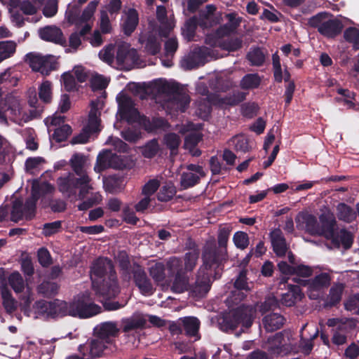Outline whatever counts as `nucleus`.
<instances>
[{
	"label": "nucleus",
	"instance_id": "nucleus-3",
	"mask_svg": "<svg viewBox=\"0 0 359 359\" xmlns=\"http://www.w3.org/2000/svg\"><path fill=\"white\" fill-rule=\"evenodd\" d=\"M118 109L117 118L126 120L129 123L138 122L147 131L151 132L156 129H165L169 127L166 121L161 118H154L151 122L140 116L137 109L130 97L124 91H121L116 96Z\"/></svg>",
	"mask_w": 359,
	"mask_h": 359
},
{
	"label": "nucleus",
	"instance_id": "nucleus-33",
	"mask_svg": "<svg viewBox=\"0 0 359 359\" xmlns=\"http://www.w3.org/2000/svg\"><path fill=\"white\" fill-rule=\"evenodd\" d=\"M179 322L184 327L187 335L195 337L196 340L199 338L198 337V332L200 326V322L196 318L191 316L184 317L180 318Z\"/></svg>",
	"mask_w": 359,
	"mask_h": 359
},
{
	"label": "nucleus",
	"instance_id": "nucleus-17",
	"mask_svg": "<svg viewBox=\"0 0 359 359\" xmlns=\"http://www.w3.org/2000/svg\"><path fill=\"white\" fill-rule=\"evenodd\" d=\"M168 270L171 273L177 272L171 290L175 293H182L188 290V278L182 273L181 261L176 258H170L167 262Z\"/></svg>",
	"mask_w": 359,
	"mask_h": 359
},
{
	"label": "nucleus",
	"instance_id": "nucleus-11",
	"mask_svg": "<svg viewBox=\"0 0 359 359\" xmlns=\"http://www.w3.org/2000/svg\"><path fill=\"white\" fill-rule=\"evenodd\" d=\"M89 182L90 178L88 175L76 178L74 174L67 173L65 176L58 178L57 186L59 190L67 196L75 194L76 188L79 187V196L83 198L93 189L92 185L89 184Z\"/></svg>",
	"mask_w": 359,
	"mask_h": 359
},
{
	"label": "nucleus",
	"instance_id": "nucleus-48",
	"mask_svg": "<svg viewBox=\"0 0 359 359\" xmlns=\"http://www.w3.org/2000/svg\"><path fill=\"white\" fill-rule=\"evenodd\" d=\"M16 47L17 44L13 41H0V62L12 57Z\"/></svg>",
	"mask_w": 359,
	"mask_h": 359
},
{
	"label": "nucleus",
	"instance_id": "nucleus-37",
	"mask_svg": "<svg viewBox=\"0 0 359 359\" xmlns=\"http://www.w3.org/2000/svg\"><path fill=\"white\" fill-rule=\"evenodd\" d=\"M246 59L250 62L252 66L260 67L265 62L266 53L262 48L253 47L246 55Z\"/></svg>",
	"mask_w": 359,
	"mask_h": 359
},
{
	"label": "nucleus",
	"instance_id": "nucleus-2",
	"mask_svg": "<svg viewBox=\"0 0 359 359\" xmlns=\"http://www.w3.org/2000/svg\"><path fill=\"white\" fill-rule=\"evenodd\" d=\"M90 278L93 289L104 298H113L118 294L119 287L109 259H97L91 268Z\"/></svg>",
	"mask_w": 359,
	"mask_h": 359
},
{
	"label": "nucleus",
	"instance_id": "nucleus-54",
	"mask_svg": "<svg viewBox=\"0 0 359 359\" xmlns=\"http://www.w3.org/2000/svg\"><path fill=\"white\" fill-rule=\"evenodd\" d=\"M106 344L108 343L99 337L92 340L89 345V355L91 357L100 356L107 347Z\"/></svg>",
	"mask_w": 359,
	"mask_h": 359
},
{
	"label": "nucleus",
	"instance_id": "nucleus-46",
	"mask_svg": "<svg viewBox=\"0 0 359 359\" xmlns=\"http://www.w3.org/2000/svg\"><path fill=\"white\" fill-rule=\"evenodd\" d=\"M245 98V93L243 91H231L225 97L220 96L219 104L221 105H235Z\"/></svg>",
	"mask_w": 359,
	"mask_h": 359
},
{
	"label": "nucleus",
	"instance_id": "nucleus-19",
	"mask_svg": "<svg viewBox=\"0 0 359 359\" xmlns=\"http://www.w3.org/2000/svg\"><path fill=\"white\" fill-rule=\"evenodd\" d=\"M211 55V50L205 46L195 48L183 60L185 69L191 70L203 66Z\"/></svg>",
	"mask_w": 359,
	"mask_h": 359
},
{
	"label": "nucleus",
	"instance_id": "nucleus-57",
	"mask_svg": "<svg viewBox=\"0 0 359 359\" xmlns=\"http://www.w3.org/2000/svg\"><path fill=\"white\" fill-rule=\"evenodd\" d=\"M149 273L154 281L160 284L165 277L164 265L162 263H154L149 268Z\"/></svg>",
	"mask_w": 359,
	"mask_h": 359
},
{
	"label": "nucleus",
	"instance_id": "nucleus-59",
	"mask_svg": "<svg viewBox=\"0 0 359 359\" xmlns=\"http://www.w3.org/2000/svg\"><path fill=\"white\" fill-rule=\"evenodd\" d=\"M57 68V62L53 55L44 56V62L41 65L40 73L43 75L48 76L52 71L56 70Z\"/></svg>",
	"mask_w": 359,
	"mask_h": 359
},
{
	"label": "nucleus",
	"instance_id": "nucleus-45",
	"mask_svg": "<svg viewBox=\"0 0 359 359\" xmlns=\"http://www.w3.org/2000/svg\"><path fill=\"white\" fill-rule=\"evenodd\" d=\"M81 6L79 4L69 5L65 12V19L70 25L80 26Z\"/></svg>",
	"mask_w": 359,
	"mask_h": 359
},
{
	"label": "nucleus",
	"instance_id": "nucleus-55",
	"mask_svg": "<svg viewBox=\"0 0 359 359\" xmlns=\"http://www.w3.org/2000/svg\"><path fill=\"white\" fill-rule=\"evenodd\" d=\"M45 162V159L40 156L29 158L25 162L26 170L34 174L43 168Z\"/></svg>",
	"mask_w": 359,
	"mask_h": 359
},
{
	"label": "nucleus",
	"instance_id": "nucleus-39",
	"mask_svg": "<svg viewBox=\"0 0 359 359\" xmlns=\"http://www.w3.org/2000/svg\"><path fill=\"white\" fill-rule=\"evenodd\" d=\"M1 299L3 306L6 312L11 313L17 309L18 303L6 286L1 288Z\"/></svg>",
	"mask_w": 359,
	"mask_h": 359
},
{
	"label": "nucleus",
	"instance_id": "nucleus-9",
	"mask_svg": "<svg viewBox=\"0 0 359 359\" xmlns=\"http://www.w3.org/2000/svg\"><path fill=\"white\" fill-rule=\"evenodd\" d=\"M328 15L327 12L319 13L309 19L308 25L313 28H317L318 32L323 36L332 39L341 32L343 25L336 18L326 20Z\"/></svg>",
	"mask_w": 359,
	"mask_h": 359
},
{
	"label": "nucleus",
	"instance_id": "nucleus-44",
	"mask_svg": "<svg viewBox=\"0 0 359 359\" xmlns=\"http://www.w3.org/2000/svg\"><path fill=\"white\" fill-rule=\"evenodd\" d=\"M109 82V78L98 73L92 74L89 78L91 90H105Z\"/></svg>",
	"mask_w": 359,
	"mask_h": 359
},
{
	"label": "nucleus",
	"instance_id": "nucleus-6",
	"mask_svg": "<svg viewBox=\"0 0 359 359\" xmlns=\"http://www.w3.org/2000/svg\"><path fill=\"white\" fill-rule=\"evenodd\" d=\"M106 96L105 91L101 92L100 95L97 96L95 100H93L90 102V111L89 112L88 125L83 133L72 140L73 144H83L87 142L90 133H95L100 130V116L101 111L104 107Z\"/></svg>",
	"mask_w": 359,
	"mask_h": 359
},
{
	"label": "nucleus",
	"instance_id": "nucleus-40",
	"mask_svg": "<svg viewBox=\"0 0 359 359\" xmlns=\"http://www.w3.org/2000/svg\"><path fill=\"white\" fill-rule=\"evenodd\" d=\"M266 330L272 332L280 328L284 323V318L278 313H271L264 317L263 320Z\"/></svg>",
	"mask_w": 359,
	"mask_h": 359
},
{
	"label": "nucleus",
	"instance_id": "nucleus-63",
	"mask_svg": "<svg viewBox=\"0 0 359 359\" xmlns=\"http://www.w3.org/2000/svg\"><path fill=\"white\" fill-rule=\"evenodd\" d=\"M175 192V188L172 184H166L161 187L158 194V199L161 201H168L174 196Z\"/></svg>",
	"mask_w": 359,
	"mask_h": 359
},
{
	"label": "nucleus",
	"instance_id": "nucleus-1",
	"mask_svg": "<svg viewBox=\"0 0 359 359\" xmlns=\"http://www.w3.org/2000/svg\"><path fill=\"white\" fill-rule=\"evenodd\" d=\"M50 305L49 317L52 318L68 315L87 318L100 313L102 309L92 302L88 292L76 295L71 302L56 299L50 302Z\"/></svg>",
	"mask_w": 359,
	"mask_h": 359
},
{
	"label": "nucleus",
	"instance_id": "nucleus-20",
	"mask_svg": "<svg viewBox=\"0 0 359 359\" xmlns=\"http://www.w3.org/2000/svg\"><path fill=\"white\" fill-rule=\"evenodd\" d=\"M124 166L125 164L121 162L119 156L113 154L110 151H104L98 155L94 170L97 172H101L108 168L121 169Z\"/></svg>",
	"mask_w": 359,
	"mask_h": 359
},
{
	"label": "nucleus",
	"instance_id": "nucleus-31",
	"mask_svg": "<svg viewBox=\"0 0 359 359\" xmlns=\"http://www.w3.org/2000/svg\"><path fill=\"white\" fill-rule=\"evenodd\" d=\"M285 344V339L283 335L278 333L269 338L266 348L270 351L271 354L279 355L286 351V348H284Z\"/></svg>",
	"mask_w": 359,
	"mask_h": 359
},
{
	"label": "nucleus",
	"instance_id": "nucleus-34",
	"mask_svg": "<svg viewBox=\"0 0 359 359\" xmlns=\"http://www.w3.org/2000/svg\"><path fill=\"white\" fill-rule=\"evenodd\" d=\"M156 19L161 24L160 34L166 36L172 29L171 23L168 19L167 10L164 6L156 7Z\"/></svg>",
	"mask_w": 359,
	"mask_h": 359
},
{
	"label": "nucleus",
	"instance_id": "nucleus-58",
	"mask_svg": "<svg viewBox=\"0 0 359 359\" xmlns=\"http://www.w3.org/2000/svg\"><path fill=\"white\" fill-rule=\"evenodd\" d=\"M98 4L99 1L95 0L88 3L81 14L80 26L83 23H87L93 18Z\"/></svg>",
	"mask_w": 359,
	"mask_h": 359
},
{
	"label": "nucleus",
	"instance_id": "nucleus-53",
	"mask_svg": "<svg viewBox=\"0 0 359 359\" xmlns=\"http://www.w3.org/2000/svg\"><path fill=\"white\" fill-rule=\"evenodd\" d=\"M344 290L342 284H337L333 285L330 291V294L327 299V305L334 306L340 302Z\"/></svg>",
	"mask_w": 359,
	"mask_h": 359
},
{
	"label": "nucleus",
	"instance_id": "nucleus-52",
	"mask_svg": "<svg viewBox=\"0 0 359 359\" xmlns=\"http://www.w3.org/2000/svg\"><path fill=\"white\" fill-rule=\"evenodd\" d=\"M344 39L353 45L354 50H359V29L353 27H348L344 32Z\"/></svg>",
	"mask_w": 359,
	"mask_h": 359
},
{
	"label": "nucleus",
	"instance_id": "nucleus-7",
	"mask_svg": "<svg viewBox=\"0 0 359 359\" xmlns=\"http://www.w3.org/2000/svg\"><path fill=\"white\" fill-rule=\"evenodd\" d=\"M156 102L160 103L166 111L175 115V111L183 112L188 107L190 98L185 91H156Z\"/></svg>",
	"mask_w": 359,
	"mask_h": 359
},
{
	"label": "nucleus",
	"instance_id": "nucleus-24",
	"mask_svg": "<svg viewBox=\"0 0 359 359\" xmlns=\"http://www.w3.org/2000/svg\"><path fill=\"white\" fill-rule=\"evenodd\" d=\"M139 42L144 44L145 52L151 55H157L161 48V41L156 32L149 31L145 34H141L139 38Z\"/></svg>",
	"mask_w": 359,
	"mask_h": 359
},
{
	"label": "nucleus",
	"instance_id": "nucleus-64",
	"mask_svg": "<svg viewBox=\"0 0 359 359\" xmlns=\"http://www.w3.org/2000/svg\"><path fill=\"white\" fill-rule=\"evenodd\" d=\"M233 241L236 248L244 250L249 245V238L246 233L243 231H237L234 233Z\"/></svg>",
	"mask_w": 359,
	"mask_h": 359
},
{
	"label": "nucleus",
	"instance_id": "nucleus-49",
	"mask_svg": "<svg viewBox=\"0 0 359 359\" xmlns=\"http://www.w3.org/2000/svg\"><path fill=\"white\" fill-rule=\"evenodd\" d=\"M261 78L258 74H248L241 81V86L243 90L254 89L259 87Z\"/></svg>",
	"mask_w": 359,
	"mask_h": 359
},
{
	"label": "nucleus",
	"instance_id": "nucleus-61",
	"mask_svg": "<svg viewBox=\"0 0 359 359\" xmlns=\"http://www.w3.org/2000/svg\"><path fill=\"white\" fill-rule=\"evenodd\" d=\"M160 147L155 139L147 142L142 149V155L146 158L154 157L159 151Z\"/></svg>",
	"mask_w": 359,
	"mask_h": 359
},
{
	"label": "nucleus",
	"instance_id": "nucleus-4",
	"mask_svg": "<svg viewBox=\"0 0 359 359\" xmlns=\"http://www.w3.org/2000/svg\"><path fill=\"white\" fill-rule=\"evenodd\" d=\"M224 252H217L215 248H206L203 253V266L200 269L199 273H203L201 278L198 276L196 284L190 289V294L196 297H203L210 288L209 276L211 273L203 272L204 269H215L219 266L224 258Z\"/></svg>",
	"mask_w": 359,
	"mask_h": 359
},
{
	"label": "nucleus",
	"instance_id": "nucleus-42",
	"mask_svg": "<svg viewBox=\"0 0 359 359\" xmlns=\"http://www.w3.org/2000/svg\"><path fill=\"white\" fill-rule=\"evenodd\" d=\"M337 211L338 219L345 222H351L356 219V212L344 203L339 204Z\"/></svg>",
	"mask_w": 359,
	"mask_h": 359
},
{
	"label": "nucleus",
	"instance_id": "nucleus-8",
	"mask_svg": "<svg viewBox=\"0 0 359 359\" xmlns=\"http://www.w3.org/2000/svg\"><path fill=\"white\" fill-rule=\"evenodd\" d=\"M320 220L325 222L327 225V233L325 238L331 240L332 243L339 247L342 245L344 248H349L353 242V237L350 232L341 229L337 234L334 233L336 219L334 214L328 209H325L320 215Z\"/></svg>",
	"mask_w": 359,
	"mask_h": 359
},
{
	"label": "nucleus",
	"instance_id": "nucleus-26",
	"mask_svg": "<svg viewBox=\"0 0 359 359\" xmlns=\"http://www.w3.org/2000/svg\"><path fill=\"white\" fill-rule=\"evenodd\" d=\"M134 281L140 292L145 296H150L154 292V288L147 278L145 272L139 266L133 272Z\"/></svg>",
	"mask_w": 359,
	"mask_h": 359
},
{
	"label": "nucleus",
	"instance_id": "nucleus-18",
	"mask_svg": "<svg viewBox=\"0 0 359 359\" xmlns=\"http://www.w3.org/2000/svg\"><path fill=\"white\" fill-rule=\"evenodd\" d=\"M327 325L329 327H334L337 330L332 337L333 343L337 345L344 344L346 341L344 333L355 326L352 320L346 318H330L327 320Z\"/></svg>",
	"mask_w": 359,
	"mask_h": 359
},
{
	"label": "nucleus",
	"instance_id": "nucleus-23",
	"mask_svg": "<svg viewBox=\"0 0 359 359\" xmlns=\"http://www.w3.org/2000/svg\"><path fill=\"white\" fill-rule=\"evenodd\" d=\"M187 170L181 176V186L183 189H187L198 183L199 179L205 173L203 168L198 165L190 164L187 167Z\"/></svg>",
	"mask_w": 359,
	"mask_h": 359
},
{
	"label": "nucleus",
	"instance_id": "nucleus-41",
	"mask_svg": "<svg viewBox=\"0 0 359 359\" xmlns=\"http://www.w3.org/2000/svg\"><path fill=\"white\" fill-rule=\"evenodd\" d=\"M39 99H37V91H31V94L29 96V104L31 107H39V102L43 103H48L52 100L51 91H39Z\"/></svg>",
	"mask_w": 359,
	"mask_h": 359
},
{
	"label": "nucleus",
	"instance_id": "nucleus-51",
	"mask_svg": "<svg viewBox=\"0 0 359 359\" xmlns=\"http://www.w3.org/2000/svg\"><path fill=\"white\" fill-rule=\"evenodd\" d=\"M25 62L29 64L33 71L39 72L44 62V56L35 53H29L25 55Z\"/></svg>",
	"mask_w": 359,
	"mask_h": 359
},
{
	"label": "nucleus",
	"instance_id": "nucleus-25",
	"mask_svg": "<svg viewBox=\"0 0 359 359\" xmlns=\"http://www.w3.org/2000/svg\"><path fill=\"white\" fill-rule=\"evenodd\" d=\"M40 38L48 42L65 46L66 39L60 28L55 25H48L41 28L39 31Z\"/></svg>",
	"mask_w": 359,
	"mask_h": 359
},
{
	"label": "nucleus",
	"instance_id": "nucleus-5",
	"mask_svg": "<svg viewBox=\"0 0 359 359\" xmlns=\"http://www.w3.org/2000/svg\"><path fill=\"white\" fill-rule=\"evenodd\" d=\"M39 189L50 192L53 187L48 183H43L40 186L37 182L32 184V196L23 205L20 200L14 201L11 210V220L18 222L22 219H30L35 212V204L39 198Z\"/></svg>",
	"mask_w": 359,
	"mask_h": 359
},
{
	"label": "nucleus",
	"instance_id": "nucleus-10",
	"mask_svg": "<svg viewBox=\"0 0 359 359\" xmlns=\"http://www.w3.org/2000/svg\"><path fill=\"white\" fill-rule=\"evenodd\" d=\"M18 299L19 306L26 316H32L34 318H48L50 316V302H36L33 306V309H30V305L34 300V294L29 286H27L25 293L20 294Z\"/></svg>",
	"mask_w": 359,
	"mask_h": 359
},
{
	"label": "nucleus",
	"instance_id": "nucleus-13",
	"mask_svg": "<svg viewBox=\"0 0 359 359\" xmlns=\"http://www.w3.org/2000/svg\"><path fill=\"white\" fill-rule=\"evenodd\" d=\"M188 85H182L174 79H155L149 82H129L123 90H185Z\"/></svg>",
	"mask_w": 359,
	"mask_h": 359
},
{
	"label": "nucleus",
	"instance_id": "nucleus-14",
	"mask_svg": "<svg viewBox=\"0 0 359 359\" xmlns=\"http://www.w3.org/2000/svg\"><path fill=\"white\" fill-rule=\"evenodd\" d=\"M2 97V91H0V109H3L4 105L8 104L7 115L13 122L20 125L29 121L34 116V112L27 113L25 111L18 99L8 97L4 100Z\"/></svg>",
	"mask_w": 359,
	"mask_h": 359
},
{
	"label": "nucleus",
	"instance_id": "nucleus-35",
	"mask_svg": "<svg viewBox=\"0 0 359 359\" xmlns=\"http://www.w3.org/2000/svg\"><path fill=\"white\" fill-rule=\"evenodd\" d=\"M198 17L194 15L188 18L182 27V34L184 38L188 41H191L194 39L196 32L198 27Z\"/></svg>",
	"mask_w": 359,
	"mask_h": 359
},
{
	"label": "nucleus",
	"instance_id": "nucleus-60",
	"mask_svg": "<svg viewBox=\"0 0 359 359\" xmlns=\"http://www.w3.org/2000/svg\"><path fill=\"white\" fill-rule=\"evenodd\" d=\"M336 99L346 107L351 108L355 104V93L353 91H338V96L336 97Z\"/></svg>",
	"mask_w": 359,
	"mask_h": 359
},
{
	"label": "nucleus",
	"instance_id": "nucleus-28",
	"mask_svg": "<svg viewBox=\"0 0 359 359\" xmlns=\"http://www.w3.org/2000/svg\"><path fill=\"white\" fill-rule=\"evenodd\" d=\"M270 238L276 255L278 257L285 256L287 252L288 247L282 231L279 229L273 230L270 233Z\"/></svg>",
	"mask_w": 359,
	"mask_h": 359
},
{
	"label": "nucleus",
	"instance_id": "nucleus-50",
	"mask_svg": "<svg viewBox=\"0 0 359 359\" xmlns=\"http://www.w3.org/2000/svg\"><path fill=\"white\" fill-rule=\"evenodd\" d=\"M219 47L229 52H234L243 47V40L239 37H231L222 41Z\"/></svg>",
	"mask_w": 359,
	"mask_h": 359
},
{
	"label": "nucleus",
	"instance_id": "nucleus-56",
	"mask_svg": "<svg viewBox=\"0 0 359 359\" xmlns=\"http://www.w3.org/2000/svg\"><path fill=\"white\" fill-rule=\"evenodd\" d=\"M231 146L233 147L236 151L243 152L248 151L250 146L248 140L243 135L233 137L229 142Z\"/></svg>",
	"mask_w": 359,
	"mask_h": 359
},
{
	"label": "nucleus",
	"instance_id": "nucleus-36",
	"mask_svg": "<svg viewBox=\"0 0 359 359\" xmlns=\"http://www.w3.org/2000/svg\"><path fill=\"white\" fill-rule=\"evenodd\" d=\"M234 285L236 290L233 292V301L242 299L245 295L243 291L247 292L250 290L249 283L246 281L245 273L244 271L240 273Z\"/></svg>",
	"mask_w": 359,
	"mask_h": 359
},
{
	"label": "nucleus",
	"instance_id": "nucleus-47",
	"mask_svg": "<svg viewBox=\"0 0 359 359\" xmlns=\"http://www.w3.org/2000/svg\"><path fill=\"white\" fill-rule=\"evenodd\" d=\"M70 162L72 168L79 177L86 175L84 171V167L86 163V158L85 156L76 154L72 157Z\"/></svg>",
	"mask_w": 359,
	"mask_h": 359
},
{
	"label": "nucleus",
	"instance_id": "nucleus-30",
	"mask_svg": "<svg viewBox=\"0 0 359 359\" xmlns=\"http://www.w3.org/2000/svg\"><path fill=\"white\" fill-rule=\"evenodd\" d=\"M272 66L273 77L276 82L281 83L283 80L289 81L291 79L290 73L287 68L283 72L280 59L277 51L272 55Z\"/></svg>",
	"mask_w": 359,
	"mask_h": 359
},
{
	"label": "nucleus",
	"instance_id": "nucleus-29",
	"mask_svg": "<svg viewBox=\"0 0 359 359\" xmlns=\"http://www.w3.org/2000/svg\"><path fill=\"white\" fill-rule=\"evenodd\" d=\"M146 321L147 320L143 314L135 313L130 318L122 319L123 331L128 332L138 328H142L144 326Z\"/></svg>",
	"mask_w": 359,
	"mask_h": 359
},
{
	"label": "nucleus",
	"instance_id": "nucleus-43",
	"mask_svg": "<svg viewBox=\"0 0 359 359\" xmlns=\"http://www.w3.org/2000/svg\"><path fill=\"white\" fill-rule=\"evenodd\" d=\"M8 281L10 286L16 294L23 292L25 293L26 289L25 286V281L20 273L15 271L11 273L8 277ZM22 294V293L21 294Z\"/></svg>",
	"mask_w": 359,
	"mask_h": 359
},
{
	"label": "nucleus",
	"instance_id": "nucleus-12",
	"mask_svg": "<svg viewBox=\"0 0 359 359\" xmlns=\"http://www.w3.org/2000/svg\"><path fill=\"white\" fill-rule=\"evenodd\" d=\"M255 310L250 306H241L237 309L231 311L224 318L222 329L227 331L233 330L238 326L243 328H248L252 323Z\"/></svg>",
	"mask_w": 359,
	"mask_h": 359
},
{
	"label": "nucleus",
	"instance_id": "nucleus-32",
	"mask_svg": "<svg viewBox=\"0 0 359 359\" xmlns=\"http://www.w3.org/2000/svg\"><path fill=\"white\" fill-rule=\"evenodd\" d=\"M19 75L20 73L13 70L12 68L6 69L0 73V85L4 84L6 88L17 86L20 80Z\"/></svg>",
	"mask_w": 359,
	"mask_h": 359
},
{
	"label": "nucleus",
	"instance_id": "nucleus-21",
	"mask_svg": "<svg viewBox=\"0 0 359 359\" xmlns=\"http://www.w3.org/2000/svg\"><path fill=\"white\" fill-rule=\"evenodd\" d=\"M330 280L328 273H322L315 276L313 279L305 281L304 284L307 287L309 297L317 299L323 289L330 285Z\"/></svg>",
	"mask_w": 359,
	"mask_h": 359
},
{
	"label": "nucleus",
	"instance_id": "nucleus-16",
	"mask_svg": "<svg viewBox=\"0 0 359 359\" xmlns=\"http://www.w3.org/2000/svg\"><path fill=\"white\" fill-rule=\"evenodd\" d=\"M201 124H194L191 122L177 126L179 133L182 135H186L184 147L186 149H189L190 151H192V149L201 140Z\"/></svg>",
	"mask_w": 359,
	"mask_h": 359
},
{
	"label": "nucleus",
	"instance_id": "nucleus-27",
	"mask_svg": "<svg viewBox=\"0 0 359 359\" xmlns=\"http://www.w3.org/2000/svg\"><path fill=\"white\" fill-rule=\"evenodd\" d=\"M95 332L97 337L109 343V338L116 337L119 332V328L117 323L107 321L97 325L95 328Z\"/></svg>",
	"mask_w": 359,
	"mask_h": 359
},
{
	"label": "nucleus",
	"instance_id": "nucleus-38",
	"mask_svg": "<svg viewBox=\"0 0 359 359\" xmlns=\"http://www.w3.org/2000/svg\"><path fill=\"white\" fill-rule=\"evenodd\" d=\"M302 294L300 288L297 285H292L290 287L287 292L282 294L281 302L286 306H291L295 304L297 300L302 299Z\"/></svg>",
	"mask_w": 359,
	"mask_h": 359
},
{
	"label": "nucleus",
	"instance_id": "nucleus-62",
	"mask_svg": "<svg viewBox=\"0 0 359 359\" xmlns=\"http://www.w3.org/2000/svg\"><path fill=\"white\" fill-rule=\"evenodd\" d=\"M57 290V285L55 283L49 281H44L38 287L39 292L47 297L55 294Z\"/></svg>",
	"mask_w": 359,
	"mask_h": 359
},
{
	"label": "nucleus",
	"instance_id": "nucleus-15",
	"mask_svg": "<svg viewBox=\"0 0 359 359\" xmlns=\"http://www.w3.org/2000/svg\"><path fill=\"white\" fill-rule=\"evenodd\" d=\"M296 224L298 229L305 230L312 235H323L326 236L327 225L325 222H323L320 219V224H318L315 216L301 212L296 217Z\"/></svg>",
	"mask_w": 359,
	"mask_h": 359
},
{
	"label": "nucleus",
	"instance_id": "nucleus-22",
	"mask_svg": "<svg viewBox=\"0 0 359 359\" xmlns=\"http://www.w3.org/2000/svg\"><path fill=\"white\" fill-rule=\"evenodd\" d=\"M120 27L122 32L126 36H130L137 29L140 17L138 11L134 8H130L123 12Z\"/></svg>",
	"mask_w": 359,
	"mask_h": 359
}]
</instances>
